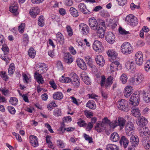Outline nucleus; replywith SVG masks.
Instances as JSON below:
<instances>
[{
    "label": "nucleus",
    "mask_w": 150,
    "mask_h": 150,
    "mask_svg": "<svg viewBox=\"0 0 150 150\" xmlns=\"http://www.w3.org/2000/svg\"><path fill=\"white\" fill-rule=\"evenodd\" d=\"M89 25L91 30L96 31L97 36L100 38H103L105 33L104 22L101 24H98L96 19L94 17L90 18L88 20Z\"/></svg>",
    "instance_id": "f257e3e1"
},
{
    "label": "nucleus",
    "mask_w": 150,
    "mask_h": 150,
    "mask_svg": "<svg viewBox=\"0 0 150 150\" xmlns=\"http://www.w3.org/2000/svg\"><path fill=\"white\" fill-rule=\"evenodd\" d=\"M89 25L91 30L96 31L97 36L100 38H103L105 33L104 22L101 24H98L96 19L94 17L90 18L88 20Z\"/></svg>",
    "instance_id": "f03ea898"
},
{
    "label": "nucleus",
    "mask_w": 150,
    "mask_h": 150,
    "mask_svg": "<svg viewBox=\"0 0 150 150\" xmlns=\"http://www.w3.org/2000/svg\"><path fill=\"white\" fill-rule=\"evenodd\" d=\"M126 120L123 117L119 116L115 120L110 122V126L111 128L114 129L117 126L122 128L125 125Z\"/></svg>",
    "instance_id": "7ed1b4c3"
},
{
    "label": "nucleus",
    "mask_w": 150,
    "mask_h": 150,
    "mask_svg": "<svg viewBox=\"0 0 150 150\" xmlns=\"http://www.w3.org/2000/svg\"><path fill=\"white\" fill-rule=\"evenodd\" d=\"M134 48L132 45L129 42H123L120 47V51L123 54L128 55L132 53L133 51Z\"/></svg>",
    "instance_id": "20e7f679"
},
{
    "label": "nucleus",
    "mask_w": 150,
    "mask_h": 150,
    "mask_svg": "<svg viewBox=\"0 0 150 150\" xmlns=\"http://www.w3.org/2000/svg\"><path fill=\"white\" fill-rule=\"evenodd\" d=\"M113 78L112 76H110L106 80V78L104 76H102L101 77L100 84L102 87L108 88L110 87L112 84Z\"/></svg>",
    "instance_id": "39448f33"
},
{
    "label": "nucleus",
    "mask_w": 150,
    "mask_h": 150,
    "mask_svg": "<svg viewBox=\"0 0 150 150\" xmlns=\"http://www.w3.org/2000/svg\"><path fill=\"white\" fill-rule=\"evenodd\" d=\"M140 93L136 91L132 94L129 100V103L134 106L138 105L140 101Z\"/></svg>",
    "instance_id": "423d86ee"
},
{
    "label": "nucleus",
    "mask_w": 150,
    "mask_h": 150,
    "mask_svg": "<svg viewBox=\"0 0 150 150\" xmlns=\"http://www.w3.org/2000/svg\"><path fill=\"white\" fill-rule=\"evenodd\" d=\"M117 105L120 110L124 112H128L129 108L127 101L124 99L119 100L117 103Z\"/></svg>",
    "instance_id": "0eeeda50"
},
{
    "label": "nucleus",
    "mask_w": 150,
    "mask_h": 150,
    "mask_svg": "<svg viewBox=\"0 0 150 150\" xmlns=\"http://www.w3.org/2000/svg\"><path fill=\"white\" fill-rule=\"evenodd\" d=\"M125 21L127 24L133 26L136 25L138 22L137 18L132 14L127 15L125 18Z\"/></svg>",
    "instance_id": "6e6552de"
},
{
    "label": "nucleus",
    "mask_w": 150,
    "mask_h": 150,
    "mask_svg": "<svg viewBox=\"0 0 150 150\" xmlns=\"http://www.w3.org/2000/svg\"><path fill=\"white\" fill-rule=\"evenodd\" d=\"M135 127L133 123L130 121H128L127 123L125 130L126 134L128 136H131L134 133Z\"/></svg>",
    "instance_id": "1a4fd4ad"
},
{
    "label": "nucleus",
    "mask_w": 150,
    "mask_h": 150,
    "mask_svg": "<svg viewBox=\"0 0 150 150\" xmlns=\"http://www.w3.org/2000/svg\"><path fill=\"white\" fill-rule=\"evenodd\" d=\"M144 80V76L143 74H137L130 79V82L133 84H139Z\"/></svg>",
    "instance_id": "9d476101"
},
{
    "label": "nucleus",
    "mask_w": 150,
    "mask_h": 150,
    "mask_svg": "<svg viewBox=\"0 0 150 150\" xmlns=\"http://www.w3.org/2000/svg\"><path fill=\"white\" fill-rule=\"evenodd\" d=\"M110 69L111 72L121 70L122 68V64L117 61L112 62L110 64Z\"/></svg>",
    "instance_id": "9b49d317"
},
{
    "label": "nucleus",
    "mask_w": 150,
    "mask_h": 150,
    "mask_svg": "<svg viewBox=\"0 0 150 150\" xmlns=\"http://www.w3.org/2000/svg\"><path fill=\"white\" fill-rule=\"evenodd\" d=\"M71 83L74 88H78L80 85V80L79 76L74 72L71 74Z\"/></svg>",
    "instance_id": "f8f14e48"
},
{
    "label": "nucleus",
    "mask_w": 150,
    "mask_h": 150,
    "mask_svg": "<svg viewBox=\"0 0 150 150\" xmlns=\"http://www.w3.org/2000/svg\"><path fill=\"white\" fill-rule=\"evenodd\" d=\"M93 48L95 51L98 52H102L104 50V47L102 42L98 40L94 42Z\"/></svg>",
    "instance_id": "ddd939ff"
},
{
    "label": "nucleus",
    "mask_w": 150,
    "mask_h": 150,
    "mask_svg": "<svg viewBox=\"0 0 150 150\" xmlns=\"http://www.w3.org/2000/svg\"><path fill=\"white\" fill-rule=\"evenodd\" d=\"M37 71L41 74L45 73L47 70L48 67L46 64L44 63H39L36 65Z\"/></svg>",
    "instance_id": "4468645a"
},
{
    "label": "nucleus",
    "mask_w": 150,
    "mask_h": 150,
    "mask_svg": "<svg viewBox=\"0 0 150 150\" xmlns=\"http://www.w3.org/2000/svg\"><path fill=\"white\" fill-rule=\"evenodd\" d=\"M139 133L141 137L146 139L150 134V132L148 128L147 127L141 128L139 129Z\"/></svg>",
    "instance_id": "2eb2a0df"
},
{
    "label": "nucleus",
    "mask_w": 150,
    "mask_h": 150,
    "mask_svg": "<svg viewBox=\"0 0 150 150\" xmlns=\"http://www.w3.org/2000/svg\"><path fill=\"white\" fill-rule=\"evenodd\" d=\"M79 27L81 30V33L83 35H86L89 33L90 28L87 24L83 23H81L79 24Z\"/></svg>",
    "instance_id": "dca6fc26"
},
{
    "label": "nucleus",
    "mask_w": 150,
    "mask_h": 150,
    "mask_svg": "<svg viewBox=\"0 0 150 150\" xmlns=\"http://www.w3.org/2000/svg\"><path fill=\"white\" fill-rule=\"evenodd\" d=\"M134 59L136 63L139 65H141L143 63V54L141 51H138L135 54Z\"/></svg>",
    "instance_id": "f3484780"
},
{
    "label": "nucleus",
    "mask_w": 150,
    "mask_h": 150,
    "mask_svg": "<svg viewBox=\"0 0 150 150\" xmlns=\"http://www.w3.org/2000/svg\"><path fill=\"white\" fill-rule=\"evenodd\" d=\"M63 59L64 61L68 64L71 63L74 61V58L72 56L69 52L64 54Z\"/></svg>",
    "instance_id": "a211bd4d"
},
{
    "label": "nucleus",
    "mask_w": 150,
    "mask_h": 150,
    "mask_svg": "<svg viewBox=\"0 0 150 150\" xmlns=\"http://www.w3.org/2000/svg\"><path fill=\"white\" fill-rule=\"evenodd\" d=\"M29 142L33 146L35 147L38 146V138L36 136L31 135L29 137Z\"/></svg>",
    "instance_id": "6ab92c4d"
},
{
    "label": "nucleus",
    "mask_w": 150,
    "mask_h": 150,
    "mask_svg": "<svg viewBox=\"0 0 150 150\" xmlns=\"http://www.w3.org/2000/svg\"><path fill=\"white\" fill-rule=\"evenodd\" d=\"M148 122L147 120L145 117L142 116L137 119L136 123L138 126L143 127L146 125Z\"/></svg>",
    "instance_id": "aec40b11"
},
{
    "label": "nucleus",
    "mask_w": 150,
    "mask_h": 150,
    "mask_svg": "<svg viewBox=\"0 0 150 150\" xmlns=\"http://www.w3.org/2000/svg\"><path fill=\"white\" fill-rule=\"evenodd\" d=\"M40 12L39 8L36 7L31 8L29 10V13L31 17L35 18L39 14Z\"/></svg>",
    "instance_id": "412c9836"
},
{
    "label": "nucleus",
    "mask_w": 150,
    "mask_h": 150,
    "mask_svg": "<svg viewBox=\"0 0 150 150\" xmlns=\"http://www.w3.org/2000/svg\"><path fill=\"white\" fill-rule=\"evenodd\" d=\"M133 92V88L132 87L127 86H126L123 91L124 96L126 98L129 97Z\"/></svg>",
    "instance_id": "4be33fe9"
},
{
    "label": "nucleus",
    "mask_w": 150,
    "mask_h": 150,
    "mask_svg": "<svg viewBox=\"0 0 150 150\" xmlns=\"http://www.w3.org/2000/svg\"><path fill=\"white\" fill-rule=\"evenodd\" d=\"M41 74L35 71L34 73V78L36 81L39 84H43L44 83V81L42 76Z\"/></svg>",
    "instance_id": "5701e85b"
},
{
    "label": "nucleus",
    "mask_w": 150,
    "mask_h": 150,
    "mask_svg": "<svg viewBox=\"0 0 150 150\" xmlns=\"http://www.w3.org/2000/svg\"><path fill=\"white\" fill-rule=\"evenodd\" d=\"M125 65L126 68L130 71H134L135 69V65L134 62L132 60L128 61Z\"/></svg>",
    "instance_id": "b1692460"
},
{
    "label": "nucleus",
    "mask_w": 150,
    "mask_h": 150,
    "mask_svg": "<svg viewBox=\"0 0 150 150\" xmlns=\"http://www.w3.org/2000/svg\"><path fill=\"white\" fill-rule=\"evenodd\" d=\"M105 39L108 43L113 44L115 42V36L112 33H109L107 34L105 36Z\"/></svg>",
    "instance_id": "393cba45"
},
{
    "label": "nucleus",
    "mask_w": 150,
    "mask_h": 150,
    "mask_svg": "<svg viewBox=\"0 0 150 150\" xmlns=\"http://www.w3.org/2000/svg\"><path fill=\"white\" fill-rule=\"evenodd\" d=\"M95 60L97 64L100 66L103 67L104 65L105 61L103 57L100 55H98L96 57Z\"/></svg>",
    "instance_id": "a878e982"
},
{
    "label": "nucleus",
    "mask_w": 150,
    "mask_h": 150,
    "mask_svg": "<svg viewBox=\"0 0 150 150\" xmlns=\"http://www.w3.org/2000/svg\"><path fill=\"white\" fill-rule=\"evenodd\" d=\"M78 8L81 12L85 14H89L90 11L87 9L86 5L83 3H80L78 5Z\"/></svg>",
    "instance_id": "bb28decb"
},
{
    "label": "nucleus",
    "mask_w": 150,
    "mask_h": 150,
    "mask_svg": "<svg viewBox=\"0 0 150 150\" xmlns=\"http://www.w3.org/2000/svg\"><path fill=\"white\" fill-rule=\"evenodd\" d=\"M108 56L113 59H115L118 54L114 49H109L106 52Z\"/></svg>",
    "instance_id": "cd10ccee"
},
{
    "label": "nucleus",
    "mask_w": 150,
    "mask_h": 150,
    "mask_svg": "<svg viewBox=\"0 0 150 150\" xmlns=\"http://www.w3.org/2000/svg\"><path fill=\"white\" fill-rule=\"evenodd\" d=\"M76 63L77 65L81 69L86 70L87 69V67L85 62L83 59L78 58L76 60Z\"/></svg>",
    "instance_id": "c85d7f7f"
},
{
    "label": "nucleus",
    "mask_w": 150,
    "mask_h": 150,
    "mask_svg": "<svg viewBox=\"0 0 150 150\" xmlns=\"http://www.w3.org/2000/svg\"><path fill=\"white\" fill-rule=\"evenodd\" d=\"M56 40L60 44H63L64 42V39L63 34L60 32H58L56 34Z\"/></svg>",
    "instance_id": "c756f323"
},
{
    "label": "nucleus",
    "mask_w": 150,
    "mask_h": 150,
    "mask_svg": "<svg viewBox=\"0 0 150 150\" xmlns=\"http://www.w3.org/2000/svg\"><path fill=\"white\" fill-rule=\"evenodd\" d=\"M130 141L132 145L135 146L138 145L139 141L138 136L136 135H132L130 139Z\"/></svg>",
    "instance_id": "7c9ffc66"
},
{
    "label": "nucleus",
    "mask_w": 150,
    "mask_h": 150,
    "mask_svg": "<svg viewBox=\"0 0 150 150\" xmlns=\"http://www.w3.org/2000/svg\"><path fill=\"white\" fill-rule=\"evenodd\" d=\"M142 143L144 147L146 150H150V140L149 138L143 139Z\"/></svg>",
    "instance_id": "2f4dec72"
},
{
    "label": "nucleus",
    "mask_w": 150,
    "mask_h": 150,
    "mask_svg": "<svg viewBox=\"0 0 150 150\" xmlns=\"http://www.w3.org/2000/svg\"><path fill=\"white\" fill-rule=\"evenodd\" d=\"M119 135L116 132H115L110 135V139L112 142H117L119 140Z\"/></svg>",
    "instance_id": "473e14b6"
},
{
    "label": "nucleus",
    "mask_w": 150,
    "mask_h": 150,
    "mask_svg": "<svg viewBox=\"0 0 150 150\" xmlns=\"http://www.w3.org/2000/svg\"><path fill=\"white\" fill-rule=\"evenodd\" d=\"M9 10L11 12L13 13L14 15L17 16L19 14L18 6L16 4L13 5L10 7Z\"/></svg>",
    "instance_id": "72a5a7b5"
},
{
    "label": "nucleus",
    "mask_w": 150,
    "mask_h": 150,
    "mask_svg": "<svg viewBox=\"0 0 150 150\" xmlns=\"http://www.w3.org/2000/svg\"><path fill=\"white\" fill-rule=\"evenodd\" d=\"M129 143V141L125 136H123L121 137L120 140V143L121 145H123L125 148L127 147Z\"/></svg>",
    "instance_id": "f704fd0d"
},
{
    "label": "nucleus",
    "mask_w": 150,
    "mask_h": 150,
    "mask_svg": "<svg viewBox=\"0 0 150 150\" xmlns=\"http://www.w3.org/2000/svg\"><path fill=\"white\" fill-rule=\"evenodd\" d=\"M63 97V94L60 92H55L53 95V99L58 100H60L62 99Z\"/></svg>",
    "instance_id": "c9c22d12"
},
{
    "label": "nucleus",
    "mask_w": 150,
    "mask_h": 150,
    "mask_svg": "<svg viewBox=\"0 0 150 150\" xmlns=\"http://www.w3.org/2000/svg\"><path fill=\"white\" fill-rule=\"evenodd\" d=\"M69 12L71 16L74 17H77L79 16V13L78 10L73 7H71Z\"/></svg>",
    "instance_id": "e433bc0d"
},
{
    "label": "nucleus",
    "mask_w": 150,
    "mask_h": 150,
    "mask_svg": "<svg viewBox=\"0 0 150 150\" xmlns=\"http://www.w3.org/2000/svg\"><path fill=\"white\" fill-rule=\"evenodd\" d=\"M131 113L135 117H139L141 115L139 109L137 108H132L131 110Z\"/></svg>",
    "instance_id": "4c0bfd02"
},
{
    "label": "nucleus",
    "mask_w": 150,
    "mask_h": 150,
    "mask_svg": "<svg viewBox=\"0 0 150 150\" xmlns=\"http://www.w3.org/2000/svg\"><path fill=\"white\" fill-rule=\"evenodd\" d=\"M29 57L31 58H34L36 54V51L33 47H30L28 51Z\"/></svg>",
    "instance_id": "58836bf2"
},
{
    "label": "nucleus",
    "mask_w": 150,
    "mask_h": 150,
    "mask_svg": "<svg viewBox=\"0 0 150 150\" xmlns=\"http://www.w3.org/2000/svg\"><path fill=\"white\" fill-rule=\"evenodd\" d=\"M86 107L92 110H95L96 108V105L95 102L92 100H89L86 104Z\"/></svg>",
    "instance_id": "ea45409f"
},
{
    "label": "nucleus",
    "mask_w": 150,
    "mask_h": 150,
    "mask_svg": "<svg viewBox=\"0 0 150 150\" xmlns=\"http://www.w3.org/2000/svg\"><path fill=\"white\" fill-rule=\"evenodd\" d=\"M0 76L1 78L6 81H7L9 79V77L5 71H0Z\"/></svg>",
    "instance_id": "a19ab883"
},
{
    "label": "nucleus",
    "mask_w": 150,
    "mask_h": 150,
    "mask_svg": "<svg viewBox=\"0 0 150 150\" xmlns=\"http://www.w3.org/2000/svg\"><path fill=\"white\" fill-rule=\"evenodd\" d=\"M85 59L87 64L91 68H94L95 66L93 64V61L92 59L89 56L85 57Z\"/></svg>",
    "instance_id": "79ce46f5"
},
{
    "label": "nucleus",
    "mask_w": 150,
    "mask_h": 150,
    "mask_svg": "<svg viewBox=\"0 0 150 150\" xmlns=\"http://www.w3.org/2000/svg\"><path fill=\"white\" fill-rule=\"evenodd\" d=\"M15 69V67L14 64L13 63H11L8 69V75H10L13 74Z\"/></svg>",
    "instance_id": "37998d69"
},
{
    "label": "nucleus",
    "mask_w": 150,
    "mask_h": 150,
    "mask_svg": "<svg viewBox=\"0 0 150 150\" xmlns=\"http://www.w3.org/2000/svg\"><path fill=\"white\" fill-rule=\"evenodd\" d=\"M107 150H119L118 147L116 145L109 144L107 146Z\"/></svg>",
    "instance_id": "c03bdc74"
},
{
    "label": "nucleus",
    "mask_w": 150,
    "mask_h": 150,
    "mask_svg": "<svg viewBox=\"0 0 150 150\" xmlns=\"http://www.w3.org/2000/svg\"><path fill=\"white\" fill-rule=\"evenodd\" d=\"M1 50L3 52L4 55H7L9 52V49L5 44L2 45Z\"/></svg>",
    "instance_id": "a18cd8bd"
},
{
    "label": "nucleus",
    "mask_w": 150,
    "mask_h": 150,
    "mask_svg": "<svg viewBox=\"0 0 150 150\" xmlns=\"http://www.w3.org/2000/svg\"><path fill=\"white\" fill-rule=\"evenodd\" d=\"M38 25L41 27H43L45 24L44 18L42 16H39L38 20Z\"/></svg>",
    "instance_id": "49530a36"
},
{
    "label": "nucleus",
    "mask_w": 150,
    "mask_h": 150,
    "mask_svg": "<svg viewBox=\"0 0 150 150\" xmlns=\"http://www.w3.org/2000/svg\"><path fill=\"white\" fill-rule=\"evenodd\" d=\"M77 121V123L80 127H83L86 125L85 121L81 118L78 119Z\"/></svg>",
    "instance_id": "de8ad7c7"
},
{
    "label": "nucleus",
    "mask_w": 150,
    "mask_h": 150,
    "mask_svg": "<svg viewBox=\"0 0 150 150\" xmlns=\"http://www.w3.org/2000/svg\"><path fill=\"white\" fill-rule=\"evenodd\" d=\"M22 75L23 80L24 83H28L30 81L31 77L30 76H27L25 74H23Z\"/></svg>",
    "instance_id": "09e8293b"
},
{
    "label": "nucleus",
    "mask_w": 150,
    "mask_h": 150,
    "mask_svg": "<svg viewBox=\"0 0 150 150\" xmlns=\"http://www.w3.org/2000/svg\"><path fill=\"white\" fill-rule=\"evenodd\" d=\"M25 27V23H21L18 28L19 32L21 33H23L24 32Z\"/></svg>",
    "instance_id": "8fccbe9b"
},
{
    "label": "nucleus",
    "mask_w": 150,
    "mask_h": 150,
    "mask_svg": "<svg viewBox=\"0 0 150 150\" xmlns=\"http://www.w3.org/2000/svg\"><path fill=\"white\" fill-rule=\"evenodd\" d=\"M119 31L120 34L123 35H127L130 34V33L129 31H126L125 29L121 27L119 28Z\"/></svg>",
    "instance_id": "3c124183"
},
{
    "label": "nucleus",
    "mask_w": 150,
    "mask_h": 150,
    "mask_svg": "<svg viewBox=\"0 0 150 150\" xmlns=\"http://www.w3.org/2000/svg\"><path fill=\"white\" fill-rule=\"evenodd\" d=\"M149 93H148L144 91L143 93V97L144 100L146 103H148L150 101V99L148 96Z\"/></svg>",
    "instance_id": "603ef678"
},
{
    "label": "nucleus",
    "mask_w": 150,
    "mask_h": 150,
    "mask_svg": "<svg viewBox=\"0 0 150 150\" xmlns=\"http://www.w3.org/2000/svg\"><path fill=\"white\" fill-rule=\"evenodd\" d=\"M66 28L68 35L70 37L72 36L73 35V30L70 26L69 25H67Z\"/></svg>",
    "instance_id": "864d4df0"
},
{
    "label": "nucleus",
    "mask_w": 150,
    "mask_h": 150,
    "mask_svg": "<svg viewBox=\"0 0 150 150\" xmlns=\"http://www.w3.org/2000/svg\"><path fill=\"white\" fill-rule=\"evenodd\" d=\"M104 127L102 124H100L99 123H96V125L95 127V129L98 132H100L103 130Z\"/></svg>",
    "instance_id": "5fc2aeb1"
},
{
    "label": "nucleus",
    "mask_w": 150,
    "mask_h": 150,
    "mask_svg": "<svg viewBox=\"0 0 150 150\" xmlns=\"http://www.w3.org/2000/svg\"><path fill=\"white\" fill-rule=\"evenodd\" d=\"M57 106L54 101H53L49 103L47 105V108L48 110H51L53 107H55Z\"/></svg>",
    "instance_id": "6e6d98bb"
},
{
    "label": "nucleus",
    "mask_w": 150,
    "mask_h": 150,
    "mask_svg": "<svg viewBox=\"0 0 150 150\" xmlns=\"http://www.w3.org/2000/svg\"><path fill=\"white\" fill-rule=\"evenodd\" d=\"M61 110L58 108H55L53 112V115L56 117L61 116Z\"/></svg>",
    "instance_id": "4d7b16f0"
},
{
    "label": "nucleus",
    "mask_w": 150,
    "mask_h": 150,
    "mask_svg": "<svg viewBox=\"0 0 150 150\" xmlns=\"http://www.w3.org/2000/svg\"><path fill=\"white\" fill-rule=\"evenodd\" d=\"M18 100L15 97H11L9 100L10 103L13 105H16L18 103Z\"/></svg>",
    "instance_id": "13d9d810"
},
{
    "label": "nucleus",
    "mask_w": 150,
    "mask_h": 150,
    "mask_svg": "<svg viewBox=\"0 0 150 150\" xmlns=\"http://www.w3.org/2000/svg\"><path fill=\"white\" fill-rule=\"evenodd\" d=\"M59 81L62 83H68L71 82V79L69 77H66L64 79L60 78Z\"/></svg>",
    "instance_id": "bf43d9fd"
},
{
    "label": "nucleus",
    "mask_w": 150,
    "mask_h": 150,
    "mask_svg": "<svg viewBox=\"0 0 150 150\" xmlns=\"http://www.w3.org/2000/svg\"><path fill=\"white\" fill-rule=\"evenodd\" d=\"M65 125L64 123H62L59 128V130L60 131V132H59V134H62L65 131H66V128H65Z\"/></svg>",
    "instance_id": "052dcab7"
},
{
    "label": "nucleus",
    "mask_w": 150,
    "mask_h": 150,
    "mask_svg": "<svg viewBox=\"0 0 150 150\" xmlns=\"http://www.w3.org/2000/svg\"><path fill=\"white\" fill-rule=\"evenodd\" d=\"M127 79L126 75L124 74H123L121 76L120 80L123 84H125L127 82Z\"/></svg>",
    "instance_id": "680f3d73"
},
{
    "label": "nucleus",
    "mask_w": 150,
    "mask_h": 150,
    "mask_svg": "<svg viewBox=\"0 0 150 150\" xmlns=\"http://www.w3.org/2000/svg\"><path fill=\"white\" fill-rule=\"evenodd\" d=\"M0 91L4 96H6L9 93L8 90L6 88H0Z\"/></svg>",
    "instance_id": "e2e57ef3"
},
{
    "label": "nucleus",
    "mask_w": 150,
    "mask_h": 150,
    "mask_svg": "<svg viewBox=\"0 0 150 150\" xmlns=\"http://www.w3.org/2000/svg\"><path fill=\"white\" fill-rule=\"evenodd\" d=\"M57 146L59 148H63L64 147V144L62 141L58 140L57 141Z\"/></svg>",
    "instance_id": "0e129e2a"
},
{
    "label": "nucleus",
    "mask_w": 150,
    "mask_h": 150,
    "mask_svg": "<svg viewBox=\"0 0 150 150\" xmlns=\"http://www.w3.org/2000/svg\"><path fill=\"white\" fill-rule=\"evenodd\" d=\"M83 136L85 140L88 141L89 143H92L93 142L92 138L91 137H89L88 135L86 134H84Z\"/></svg>",
    "instance_id": "69168bd1"
},
{
    "label": "nucleus",
    "mask_w": 150,
    "mask_h": 150,
    "mask_svg": "<svg viewBox=\"0 0 150 150\" xmlns=\"http://www.w3.org/2000/svg\"><path fill=\"white\" fill-rule=\"evenodd\" d=\"M84 114L87 118H91L93 116V113L88 110L85 111Z\"/></svg>",
    "instance_id": "338daca9"
},
{
    "label": "nucleus",
    "mask_w": 150,
    "mask_h": 150,
    "mask_svg": "<svg viewBox=\"0 0 150 150\" xmlns=\"http://www.w3.org/2000/svg\"><path fill=\"white\" fill-rule=\"evenodd\" d=\"M49 83L51 87L54 90L57 88V86L54 82L53 80H51L49 81Z\"/></svg>",
    "instance_id": "774afa93"
}]
</instances>
